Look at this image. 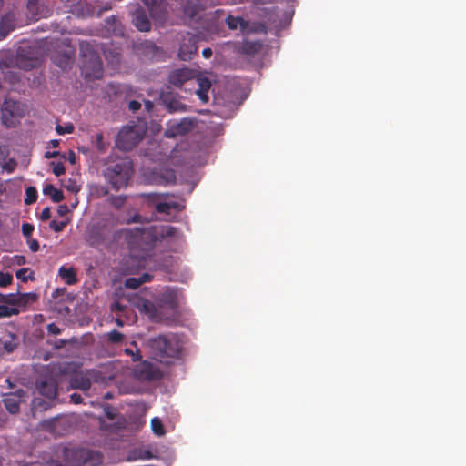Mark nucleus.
Segmentation results:
<instances>
[{
    "label": "nucleus",
    "instance_id": "nucleus-3",
    "mask_svg": "<svg viewBox=\"0 0 466 466\" xmlns=\"http://www.w3.org/2000/svg\"><path fill=\"white\" fill-rule=\"evenodd\" d=\"M58 457L62 458L64 466H100L104 460L99 451L71 445L64 446Z\"/></svg>",
    "mask_w": 466,
    "mask_h": 466
},
{
    "label": "nucleus",
    "instance_id": "nucleus-5",
    "mask_svg": "<svg viewBox=\"0 0 466 466\" xmlns=\"http://www.w3.org/2000/svg\"><path fill=\"white\" fill-rule=\"evenodd\" d=\"M82 73L86 79H99L103 76V64L94 46L86 41L80 43Z\"/></svg>",
    "mask_w": 466,
    "mask_h": 466
},
{
    "label": "nucleus",
    "instance_id": "nucleus-36",
    "mask_svg": "<svg viewBox=\"0 0 466 466\" xmlns=\"http://www.w3.org/2000/svg\"><path fill=\"white\" fill-rule=\"evenodd\" d=\"M50 166L52 167L53 173L56 177H60L66 172L65 166L62 162H50Z\"/></svg>",
    "mask_w": 466,
    "mask_h": 466
},
{
    "label": "nucleus",
    "instance_id": "nucleus-63",
    "mask_svg": "<svg viewBox=\"0 0 466 466\" xmlns=\"http://www.w3.org/2000/svg\"><path fill=\"white\" fill-rule=\"evenodd\" d=\"M59 140L57 139H53L50 141V145L53 147H57L59 146Z\"/></svg>",
    "mask_w": 466,
    "mask_h": 466
},
{
    "label": "nucleus",
    "instance_id": "nucleus-31",
    "mask_svg": "<svg viewBox=\"0 0 466 466\" xmlns=\"http://www.w3.org/2000/svg\"><path fill=\"white\" fill-rule=\"evenodd\" d=\"M96 148L99 152H105L108 144L104 141V135L102 132L96 133L95 137Z\"/></svg>",
    "mask_w": 466,
    "mask_h": 466
},
{
    "label": "nucleus",
    "instance_id": "nucleus-48",
    "mask_svg": "<svg viewBox=\"0 0 466 466\" xmlns=\"http://www.w3.org/2000/svg\"><path fill=\"white\" fill-rule=\"evenodd\" d=\"M66 292V288H57V289H56L53 291L52 298L53 299H57L60 296H63Z\"/></svg>",
    "mask_w": 466,
    "mask_h": 466
},
{
    "label": "nucleus",
    "instance_id": "nucleus-24",
    "mask_svg": "<svg viewBox=\"0 0 466 466\" xmlns=\"http://www.w3.org/2000/svg\"><path fill=\"white\" fill-rule=\"evenodd\" d=\"M43 193L51 198V199L58 203L64 199V193L61 189L56 188L52 184H47L43 189Z\"/></svg>",
    "mask_w": 466,
    "mask_h": 466
},
{
    "label": "nucleus",
    "instance_id": "nucleus-45",
    "mask_svg": "<svg viewBox=\"0 0 466 466\" xmlns=\"http://www.w3.org/2000/svg\"><path fill=\"white\" fill-rule=\"evenodd\" d=\"M125 201L126 198L124 197H115L112 198L111 203L115 208H120L124 205Z\"/></svg>",
    "mask_w": 466,
    "mask_h": 466
},
{
    "label": "nucleus",
    "instance_id": "nucleus-39",
    "mask_svg": "<svg viewBox=\"0 0 466 466\" xmlns=\"http://www.w3.org/2000/svg\"><path fill=\"white\" fill-rule=\"evenodd\" d=\"M21 229H22L23 236L26 239V238H32V234L35 230V227L33 224H30V223H23Z\"/></svg>",
    "mask_w": 466,
    "mask_h": 466
},
{
    "label": "nucleus",
    "instance_id": "nucleus-9",
    "mask_svg": "<svg viewBox=\"0 0 466 466\" xmlns=\"http://www.w3.org/2000/svg\"><path fill=\"white\" fill-rule=\"evenodd\" d=\"M104 413H105V416L108 420H114V419H117V420L114 423H106L105 421H100V429L101 430L110 431L113 433H117L121 430L125 429L126 420L122 416L118 417L116 410L115 408H113L111 405L106 404L104 407Z\"/></svg>",
    "mask_w": 466,
    "mask_h": 466
},
{
    "label": "nucleus",
    "instance_id": "nucleus-30",
    "mask_svg": "<svg viewBox=\"0 0 466 466\" xmlns=\"http://www.w3.org/2000/svg\"><path fill=\"white\" fill-rule=\"evenodd\" d=\"M37 199V190L35 187H28L25 189V203L26 205H31L35 203Z\"/></svg>",
    "mask_w": 466,
    "mask_h": 466
},
{
    "label": "nucleus",
    "instance_id": "nucleus-51",
    "mask_svg": "<svg viewBox=\"0 0 466 466\" xmlns=\"http://www.w3.org/2000/svg\"><path fill=\"white\" fill-rule=\"evenodd\" d=\"M69 212V208L66 204L58 206L57 213L59 216L64 217Z\"/></svg>",
    "mask_w": 466,
    "mask_h": 466
},
{
    "label": "nucleus",
    "instance_id": "nucleus-56",
    "mask_svg": "<svg viewBox=\"0 0 466 466\" xmlns=\"http://www.w3.org/2000/svg\"><path fill=\"white\" fill-rule=\"evenodd\" d=\"M138 279L142 281V284H143V283H146V282H149L152 279V276L147 274V273H145L141 277H139Z\"/></svg>",
    "mask_w": 466,
    "mask_h": 466
},
{
    "label": "nucleus",
    "instance_id": "nucleus-60",
    "mask_svg": "<svg viewBox=\"0 0 466 466\" xmlns=\"http://www.w3.org/2000/svg\"><path fill=\"white\" fill-rule=\"evenodd\" d=\"M145 106H146L147 111H150L153 108V106H154L153 102H151L149 100L145 101Z\"/></svg>",
    "mask_w": 466,
    "mask_h": 466
},
{
    "label": "nucleus",
    "instance_id": "nucleus-17",
    "mask_svg": "<svg viewBox=\"0 0 466 466\" xmlns=\"http://www.w3.org/2000/svg\"><path fill=\"white\" fill-rule=\"evenodd\" d=\"M193 82L198 86L196 90V94L202 102L207 103L208 101V93L211 87L210 80L208 77L198 76L196 73Z\"/></svg>",
    "mask_w": 466,
    "mask_h": 466
},
{
    "label": "nucleus",
    "instance_id": "nucleus-64",
    "mask_svg": "<svg viewBox=\"0 0 466 466\" xmlns=\"http://www.w3.org/2000/svg\"><path fill=\"white\" fill-rule=\"evenodd\" d=\"M25 263V258L23 256L17 257V264L22 265Z\"/></svg>",
    "mask_w": 466,
    "mask_h": 466
},
{
    "label": "nucleus",
    "instance_id": "nucleus-55",
    "mask_svg": "<svg viewBox=\"0 0 466 466\" xmlns=\"http://www.w3.org/2000/svg\"><path fill=\"white\" fill-rule=\"evenodd\" d=\"M36 5H37V0H28V2H27V8L31 12H34L35 7H36Z\"/></svg>",
    "mask_w": 466,
    "mask_h": 466
},
{
    "label": "nucleus",
    "instance_id": "nucleus-62",
    "mask_svg": "<svg viewBox=\"0 0 466 466\" xmlns=\"http://www.w3.org/2000/svg\"><path fill=\"white\" fill-rule=\"evenodd\" d=\"M5 154L3 148L0 147V163L5 161Z\"/></svg>",
    "mask_w": 466,
    "mask_h": 466
},
{
    "label": "nucleus",
    "instance_id": "nucleus-41",
    "mask_svg": "<svg viewBox=\"0 0 466 466\" xmlns=\"http://www.w3.org/2000/svg\"><path fill=\"white\" fill-rule=\"evenodd\" d=\"M68 221H56L52 220L49 224V227L51 229H53L55 232H60L62 231L66 226L67 225Z\"/></svg>",
    "mask_w": 466,
    "mask_h": 466
},
{
    "label": "nucleus",
    "instance_id": "nucleus-58",
    "mask_svg": "<svg viewBox=\"0 0 466 466\" xmlns=\"http://www.w3.org/2000/svg\"><path fill=\"white\" fill-rule=\"evenodd\" d=\"M66 344V341L63 340V339H58L55 342L54 344V347L56 349V350H60L62 349Z\"/></svg>",
    "mask_w": 466,
    "mask_h": 466
},
{
    "label": "nucleus",
    "instance_id": "nucleus-47",
    "mask_svg": "<svg viewBox=\"0 0 466 466\" xmlns=\"http://www.w3.org/2000/svg\"><path fill=\"white\" fill-rule=\"evenodd\" d=\"M50 217H51L50 208L46 207L42 210L41 215H40V219L43 221H46V220L49 219Z\"/></svg>",
    "mask_w": 466,
    "mask_h": 466
},
{
    "label": "nucleus",
    "instance_id": "nucleus-19",
    "mask_svg": "<svg viewBox=\"0 0 466 466\" xmlns=\"http://www.w3.org/2000/svg\"><path fill=\"white\" fill-rule=\"evenodd\" d=\"M160 301L170 309H176L178 306L177 291L173 289H167L162 295Z\"/></svg>",
    "mask_w": 466,
    "mask_h": 466
},
{
    "label": "nucleus",
    "instance_id": "nucleus-8",
    "mask_svg": "<svg viewBox=\"0 0 466 466\" xmlns=\"http://www.w3.org/2000/svg\"><path fill=\"white\" fill-rule=\"evenodd\" d=\"M198 37L191 33L182 35L178 56L181 60L190 61L197 55Z\"/></svg>",
    "mask_w": 466,
    "mask_h": 466
},
{
    "label": "nucleus",
    "instance_id": "nucleus-27",
    "mask_svg": "<svg viewBox=\"0 0 466 466\" xmlns=\"http://www.w3.org/2000/svg\"><path fill=\"white\" fill-rule=\"evenodd\" d=\"M15 276L18 279H20L22 282H26L28 280H34V271H32L28 268H23L16 271Z\"/></svg>",
    "mask_w": 466,
    "mask_h": 466
},
{
    "label": "nucleus",
    "instance_id": "nucleus-14",
    "mask_svg": "<svg viewBox=\"0 0 466 466\" xmlns=\"http://www.w3.org/2000/svg\"><path fill=\"white\" fill-rule=\"evenodd\" d=\"M193 128V122L184 118L178 123L170 124L165 131L167 137H175L188 133Z\"/></svg>",
    "mask_w": 466,
    "mask_h": 466
},
{
    "label": "nucleus",
    "instance_id": "nucleus-11",
    "mask_svg": "<svg viewBox=\"0 0 466 466\" xmlns=\"http://www.w3.org/2000/svg\"><path fill=\"white\" fill-rule=\"evenodd\" d=\"M19 103L13 100H5L2 109L3 124L8 127L15 125V117L20 116Z\"/></svg>",
    "mask_w": 466,
    "mask_h": 466
},
{
    "label": "nucleus",
    "instance_id": "nucleus-37",
    "mask_svg": "<svg viewBox=\"0 0 466 466\" xmlns=\"http://www.w3.org/2000/svg\"><path fill=\"white\" fill-rule=\"evenodd\" d=\"M48 407V403H46L44 400L40 398H35L32 402V409L34 410H46Z\"/></svg>",
    "mask_w": 466,
    "mask_h": 466
},
{
    "label": "nucleus",
    "instance_id": "nucleus-38",
    "mask_svg": "<svg viewBox=\"0 0 466 466\" xmlns=\"http://www.w3.org/2000/svg\"><path fill=\"white\" fill-rule=\"evenodd\" d=\"M13 276L8 272L0 271V287L5 288L12 283Z\"/></svg>",
    "mask_w": 466,
    "mask_h": 466
},
{
    "label": "nucleus",
    "instance_id": "nucleus-35",
    "mask_svg": "<svg viewBox=\"0 0 466 466\" xmlns=\"http://www.w3.org/2000/svg\"><path fill=\"white\" fill-rule=\"evenodd\" d=\"M91 381L92 380H70V385L73 388H78L83 390H87L91 388Z\"/></svg>",
    "mask_w": 466,
    "mask_h": 466
},
{
    "label": "nucleus",
    "instance_id": "nucleus-29",
    "mask_svg": "<svg viewBox=\"0 0 466 466\" xmlns=\"http://www.w3.org/2000/svg\"><path fill=\"white\" fill-rule=\"evenodd\" d=\"M160 236L162 238H178L179 230L173 226H166L161 229Z\"/></svg>",
    "mask_w": 466,
    "mask_h": 466
},
{
    "label": "nucleus",
    "instance_id": "nucleus-10",
    "mask_svg": "<svg viewBox=\"0 0 466 466\" xmlns=\"http://www.w3.org/2000/svg\"><path fill=\"white\" fill-rule=\"evenodd\" d=\"M195 76V70L183 67L170 72L168 76V82L177 87H182L183 85L188 82H193Z\"/></svg>",
    "mask_w": 466,
    "mask_h": 466
},
{
    "label": "nucleus",
    "instance_id": "nucleus-59",
    "mask_svg": "<svg viewBox=\"0 0 466 466\" xmlns=\"http://www.w3.org/2000/svg\"><path fill=\"white\" fill-rule=\"evenodd\" d=\"M202 55L205 58H209L212 56L211 48L208 47V48L203 49Z\"/></svg>",
    "mask_w": 466,
    "mask_h": 466
},
{
    "label": "nucleus",
    "instance_id": "nucleus-23",
    "mask_svg": "<svg viewBox=\"0 0 466 466\" xmlns=\"http://www.w3.org/2000/svg\"><path fill=\"white\" fill-rule=\"evenodd\" d=\"M14 29V15L6 14L0 20V35L5 37Z\"/></svg>",
    "mask_w": 466,
    "mask_h": 466
},
{
    "label": "nucleus",
    "instance_id": "nucleus-20",
    "mask_svg": "<svg viewBox=\"0 0 466 466\" xmlns=\"http://www.w3.org/2000/svg\"><path fill=\"white\" fill-rule=\"evenodd\" d=\"M261 49L262 44L259 41H244L239 47L240 52L248 56H254Z\"/></svg>",
    "mask_w": 466,
    "mask_h": 466
},
{
    "label": "nucleus",
    "instance_id": "nucleus-32",
    "mask_svg": "<svg viewBox=\"0 0 466 466\" xmlns=\"http://www.w3.org/2000/svg\"><path fill=\"white\" fill-rule=\"evenodd\" d=\"M142 309L147 313L151 319H157V316H156V311H157V309L155 307V305L148 301V300H144L143 303H142Z\"/></svg>",
    "mask_w": 466,
    "mask_h": 466
},
{
    "label": "nucleus",
    "instance_id": "nucleus-15",
    "mask_svg": "<svg viewBox=\"0 0 466 466\" xmlns=\"http://www.w3.org/2000/svg\"><path fill=\"white\" fill-rule=\"evenodd\" d=\"M147 5L151 16L157 20H162L167 13V5L164 0H142Z\"/></svg>",
    "mask_w": 466,
    "mask_h": 466
},
{
    "label": "nucleus",
    "instance_id": "nucleus-61",
    "mask_svg": "<svg viewBox=\"0 0 466 466\" xmlns=\"http://www.w3.org/2000/svg\"><path fill=\"white\" fill-rule=\"evenodd\" d=\"M76 160V155L73 151H70L69 153V161L70 163L74 164Z\"/></svg>",
    "mask_w": 466,
    "mask_h": 466
},
{
    "label": "nucleus",
    "instance_id": "nucleus-16",
    "mask_svg": "<svg viewBox=\"0 0 466 466\" xmlns=\"http://www.w3.org/2000/svg\"><path fill=\"white\" fill-rule=\"evenodd\" d=\"M132 23L137 29L141 32H147L151 29V22L148 19L146 11L141 7L137 8L133 12Z\"/></svg>",
    "mask_w": 466,
    "mask_h": 466
},
{
    "label": "nucleus",
    "instance_id": "nucleus-13",
    "mask_svg": "<svg viewBox=\"0 0 466 466\" xmlns=\"http://www.w3.org/2000/svg\"><path fill=\"white\" fill-rule=\"evenodd\" d=\"M4 403L11 414H16L20 410V403L23 401L25 391L21 389L15 392L5 393Z\"/></svg>",
    "mask_w": 466,
    "mask_h": 466
},
{
    "label": "nucleus",
    "instance_id": "nucleus-54",
    "mask_svg": "<svg viewBox=\"0 0 466 466\" xmlns=\"http://www.w3.org/2000/svg\"><path fill=\"white\" fill-rule=\"evenodd\" d=\"M60 155V153L58 151H46L45 153V157L49 159V158H53V157H56Z\"/></svg>",
    "mask_w": 466,
    "mask_h": 466
},
{
    "label": "nucleus",
    "instance_id": "nucleus-22",
    "mask_svg": "<svg viewBox=\"0 0 466 466\" xmlns=\"http://www.w3.org/2000/svg\"><path fill=\"white\" fill-rule=\"evenodd\" d=\"M59 276L65 280L67 285H73L77 282L76 273L74 268H66V266L60 267L58 270Z\"/></svg>",
    "mask_w": 466,
    "mask_h": 466
},
{
    "label": "nucleus",
    "instance_id": "nucleus-4",
    "mask_svg": "<svg viewBox=\"0 0 466 466\" xmlns=\"http://www.w3.org/2000/svg\"><path fill=\"white\" fill-rule=\"evenodd\" d=\"M37 295L34 292L0 293V318H9L17 315L35 303Z\"/></svg>",
    "mask_w": 466,
    "mask_h": 466
},
{
    "label": "nucleus",
    "instance_id": "nucleus-49",
    "mask_svg": "<svg viewBox=\"0 0 466 466\" xmlns=\"http://www.w3.org/2000/svg\"><path fill=\"white\" fill-rule=\"evenodd\" d=\"M140 107H141V104L136 100H132L128 104V108L133 112L137 111L138 109H140Z\"/></svg>",
    "mask_w": 466,
    "mask_h": 466
},
{
    "label": "nucleus",
    "instance_id": "nucleus-7",
    "mask_svg": "<svg viewBox=\"0 0 466 466\" xmlns=\"http://www.w3.org/2000/svg\"><path fill=\"white\" fill-rule=\"evenodd\" d=\"M143 138V135L135 127H124L116 138L117 147L124 150L133 149Z\"/></svg>",
    "mask_w": 466,
    "mask_h": 466
},
{
    "label": "nucleus",
    "instance_id": "nucleus-53",
    "mask_svg": "<svg viewBox=\"0 0 466 466\" xmlns=\"http://www.w3.org/2000/svg\"><path fill=\"white\" fill-rule=\"evenodd\" d=\"M70 399H71L72 402H74L76 404H79L83 400L82 396L80 394H78V393L71 394Z\"/></svg>",
    "mask_w": 466,
    "mask_h": 466
},
{
    "label": "nucleus",
    "instance_id": "nucleus-52",
    "mask_svg": "<svg viewBox=\"0 0 466 466\" xmlns=\"http://www.w3.org/2000/svg\"><path fill=\"white\" fill-rule=\"evenodd\" d=\"M16 347V344L13 341H5L4 348L7 352H12Z\"/></svg>",
    "mask_w": 466,
    "mask_h": 466
},
{
    "label": "nucleus",
    "instance_id": "nucleus-34",
    "mask_svg": "<svg viewBox=\"0 0 466 466\" xmlns=\"http://www.w3.org/2000/svg\"><path fill=\"white\" fill-rule=\"evenodd\" d=\"M74 125L72 123H67L65 126L56 125V131L58 135H66V134H71L74 132Z\"/></svg>",
    "mask_w": 466,
    "mask_h": 466
},
{
    "label": "nucleus",
    "instance_id": "nucleus-25",
    "mask_svg": "<svg viewBox=\"0 0 466 466\" xmlns=\"http://www.w3.org/2000/svg\"><path fill=\"white\" fill-rule=\"evenodd\" d=\"M22 52H23V49L19 48L17 51L16 58H15L16 65L20 68H23L25 70H29V69L34 68L36 65V60L32 59V58L24 59L23 56H22Z\"/></svg>",
    "mask_w": 466,
    "mask_h": 466
},
{
    "label": "nucleus",
    "instance_id": "nucleus-26",
    "mask_svg": "<svg viewBox=\"0 0 466 466\" xmlns=\"http://www.w3.org/2000/svg\"><path fill=\"white\" fill-rule=\"evenodd\" d=\"M178 207L177 202H157L155 208L158 213L169 215L172 209H177Z\"/></svg>",
    "mask_w": 466,
    "mask_h": 466
},
{
    "label": "nucleus",
    "instance_id": "nucleus-28",
    "mask_svg": "<svg viewBox=\"0 0 466 466\" xmlns=\"http://www.w3.org/2000/svg\"><path fill=\"white\" fill-rule=\"evenodd\" d=\"M151 429L157 436H163L166 433L164 425L158 417H155L151 420Z\"/></svg>",
    "mask_w": 466,
    "mask_h": 466
},
{
    "label": "nucleus",
    "instance_id": "nucleus-46",
    "mask_svg": "<svg viewBox=\"0 0 466 466\" xmlns=\"http://www.w3.org/2000/svg\"><path fill=\"white\" fill-rule=\"evenodd\" d=\"M47 331L53 335H58L61 333V329L58 328L55 323H50L47 325Z\"/></svg>",
    "mask_w": 466,
    "mask_h": 466
},
{
    "label": "nucleus",
    "instance_id": "nucleus-2",
    "mask_svg": "<svg viewBox=\"0 0 466 466\" xmlns=\"http://www.w3.org/2000/svg\"><path fill=\"white\" fill-rule=\"evenodd\" d=\"M116 219L110 214L95 222L87 232V241L90 246L99 248H109L120 238L116 228Z\"/></svg>",
    "mask_w": 466,
    "mask_h": 466
},
{
    "label": "nucleus",
    "instance_id": "nucleus-43",
    "mask_svg": "<svg viewBox=\"0 0 466 466\" xmlns=\"http://www.w3.org/2000/svg\"><path fill=\"white\" fill-rule=\"evenodd\" d=\"M125 353L128 356H131L133 361L140 360L142 358L140 351L138 350H136V351H133L131 349H126Z\"/></svg>",
    "mask_w": 466,
    "mask_h": 466
},
{
    "label": "nucleus",
    "instance_id": "nucleus-33",
    "mask_svg": "<svg viewBox=\"0 0 466 466\" xmlns=\"http://www.w3.org/2000/svg\"><path fill=\"white\" fill-rule=\"evenodd\" d=\"M107 339L114 344L120 343L124 339V335L118 330L113 329L107 334Z\"/></svg>",
    "mask_w": 466,
    "mask_h": 466
},
{
    "label": "nucleus",
    "instance_id": "nucleus-50",
    "mask_svg": "<svg viewBox=\"0 0 466 466\" xmlns=\"http://www.w3.org/2000/svg\"><path fill=\"white\" fill-rule=\"evenodd\" d=\"M126 309V306L122 303L116 301L112 305V310L115 312H123Z\"/></svg>",
    "mask_w": 466,
    "mask_h": 466
},
{
    "label": "nucleus",
    "instance_id": "nucleus-44",
    "mask_svg": "<svg viewBox=\"0 0 466 466\" xmlns=\"http://www.w3.org/2000/svg\"><path fill=\"white\" fill-rule=\"evenodd\" d=\"M26 243L32 252H37L39 250V243L36 239L32 238H26Z\"/></svg>",
    "mask_w": 466,
    "mask_h": 466
},
{
    "label": "nucleus",
    "instance_id": "nucleus-12",
    "mask_svg": "<svg viewBox=\"0 0 466 466\" xmlns=\"http://www.w3.org/2000/svg\"><path fill=\"white\" fill-rule=\"evenodd\" d=\"M159 100L170 113L185 109V106L179 101L177 95L169 90H162Z\"/></svg>",
    "mask_w": 466,
    "mask_h": 466
},
{
    "label": "nucleus",
    "instance_id": "nucleus-18",
    "mask_svg": "<svg viewBox=\"0 0 466 466\" xmlns=\"http://www.w3.org/2000/svg\"><path fill=\"white\" fill-rule=\"evenodd\" d=\"M57 387V380H40L36 386L38 392L48 400H54L56 397Z\"/></svg>",
    "mask_w": 466,
    "mask_h": 466
},
{
    "label": "nucleus",
    "instance_id": "nucleus-6",
    "mask_svg": "<svg viewBox=\"0 0 466 466\" xmlns=\"http://www.w3.org/2000/svg\"><path fill=\"white\" fill-rule=\"evenodd\" d=\"M131 164L126 160H119L107 166L103 171V176L113 189L119 190L127 185L131 177Z\"/></svg>",
    "mask_w": 466,
    "mask_h": 466
},
{
    "label": "nucleus",
    "instance_id": "nucleus-21",
    "mask_svg": "<svg viewBox=\"0 0 466 466\" xmlns=\"http://www.w3.org/2000/svg\"><path fill=\"white\" fill-rule=\"evenodd\" d=\"M226 22L229 29L231 30H236L239 28L241 32H245L248 28V22H247L240 16L228 15L226 19Z\"/></svg>",
    "mask_w": 466,
    "mask_h": 466
},
{
    "label": "nucleus",
    "instance_id": "nucleus-40",
    "mask_svg": "<svg viewBox=\"0 0 466 466\" xmlns=\"http://www.w3.org/2000/svg\"><path fill=\"white\" fill-rule=\"evenodd\" d=\"M142 284V281L138 278H128L125 281V286L128 289H137Z\"/></svg>",
    "mask_w": 466,
    "mask_h": 466
},
{
    "label": "nucleus",
    "instance_id": "nucleus-1",
    "mask_svg": "<svg viewBox=\"0 0 466 466\" xmlns=\"http://www.w3.org/2000/svg\"><path fill=\"white\" fill-rule=\"evenodd\" d=\"M153 357L165 363H170L181 356L183 343L177 334H160L147 340Z\"/></svg>",
    "mask_w": 466,
    "mask_h": 466
},
{
    "label": "nucleus",
    "instance_id": "nucleus-57",
    "mask_svg": "<svg viewBox=\"0 0 466 466\" xmlns=\"http://www.w3.org/2000/svg\"><path fill=\"white\" fill-rule=\"evenodd\" d=\"M145 198H147L148 200L150 201H155L157 198H158V195L156 194V193H148V194H145L143 195Z\"/></svg>",
    "mask_w": 466,
    "mask_h": 466
},
{
    "label": "nucleus",
    "instance_id": "nucleus-42",
    "mask_svg": "<svg viewBox=\"0 0 466 466\" xmlns=\"http://www.w3.org/2000/svg\"><path fill=\"white\" fill-rule=\"evenodd\" d=\"M5 78L9 81L10 83H15L18 82L20 77L19 75L15 72H13L11 70H8L5 72Z\"/></svg>",
    "mask_w": 466,
    "mask_h": 466
}]
</instances>
